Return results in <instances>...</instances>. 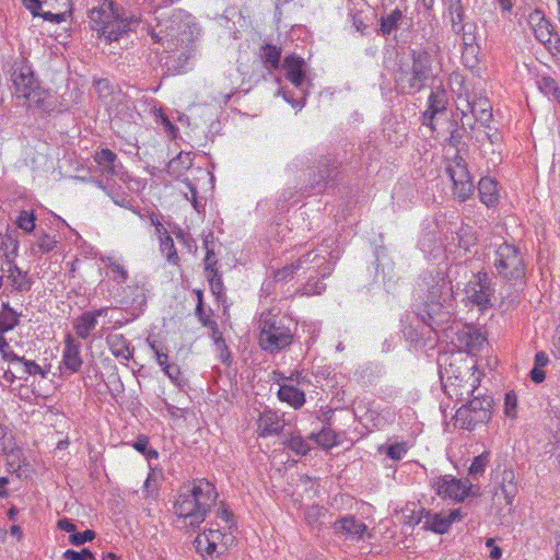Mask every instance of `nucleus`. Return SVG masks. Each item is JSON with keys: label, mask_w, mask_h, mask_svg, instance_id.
<instances>
[{"label": "nucleus", "mask_w": 560, "mask_h": 560, "mask_svg": "<svg viewBox=\"0 0 560 560\" xmlns=\"http://www.w3.org/2000/svg\"><path fill=\"white\" fill-rule=\"evenodd\" d=\"M469 337L471 340L467 342V346L470 348V350L480 347L486 341V338L480 332H475Z\"/></svg>", "instance_id": "0e129e2a"}, {"label": "nucleus", "mask_w": 560, "mask_h": 560, "mask_svg": "<svg viewBox=\"0 0 560 560\" xmlns=\"http://www.w3.org/2000/svg\"><path fill=\"white\" fill-rule=\"evenodd\" d=\"M57 240L47 233L40 234L37 240L31 245V253L33 255L48 254L57 247Z\"/></svg>", "instance_id": "473e14b6"}, {"label": "nucleus", "mask_w": 560, "mask_h": 560, "mask_svg": "<svg viewBox=\"0 0 560 560\" xmlns=\"http://www.w3.org/2000/svg\"><path fill=\"white\" fill-rule=\"evenodd\" d=\"M24 105L27 108H37L43 112H49L51 109V103L49 102V93L42 89L39 84L35 86L27 94H22Z\"/></svg>", "instance_id": "4be33fe9"}, {"label": "nucleus", "mask_w": 560, "mask_h": 560, "mask_svg": "<svg viewBox=\"0 0 560 560\" xmlns=\"http://www.w3.org/2000/svg\"><path fill=\"white\" fill-rule=\"evenodd\" d=\"M58 528L72 535L75 533L77 526L68 518L58 521Z\"/></svg>", "instance_id": "338daca9"}, {"label": "nucleus", "mask_w": 560, "mask_h": 560, "mask_svg": "<svg viewBox=\"0 0 560 560\" xmlns=\"http://www.w3.org/2000/svg\"><path fill=\"white\" fill-rule=\"evenodd\" d=\"M95 538V532L92 529H86L83 533H73L69 536V541L74 546L83 545L88 541H91Z\"/></svg>", "instance_id": "3c124183"}, {"label": "nucleus", "mask_w": 560, "mask_h": 560, "mask_svg": "<svg viewBox=\"0 0 560 560\" xmlns=\"http://www.w3.org/2000/svg\"><path fill=\"white\" fill-rule=\"evenodd\" d=\"M467 110L482 125L488 124L492 118V107L485 97H475L471 103H467Z\"/></svg>", "instance_id": "bb28decb"}, {"label": "nucleus", "mask_w": 560, "mask_h": 560, "mask_svg": "<svg viewBox=\"0 0 560 560\" xmlns=\"http://www.w3.org/2000/svg\"><path fill=\"white\" fill-rule=\"evenodd\" d=\"M218 498L214 486L206 479H197L191 486L183 487L174 503L175 513L188 518L189 525L199 526L207 517Z\"/></svg>", "instance_id": "f03ea898"}, {"label": "nucleus", "mask_w": 560, "mask_h": 560, "mask_svg": "<svg viewBox=\"0 0 560 560\" xmlns=\"http://www.w3.org/2000/svg\"><path fill=\"white\" fill-rule=\"evenodd\" d=\"M284 427V421L272 410H265L258 419L259 434L262 436L279 433Z\"/></svg>", "instance_id": "412c9836"}, {"label": "nucleus", "mask_w": 560, "mask_h": 560, "mask_svg": "<svg viewBox=\"0 0 560 560\" xmlns=\"http://www.w3.org/2000/svg\"><path fill=\"white\" fill-rule=\"evenodd\" d=\"M517 397L514 392H509L505 394L504 398V413L506 417L511 419H515L517 415Z\"/></svg>", "instance_id": "09e8293b"}, {"label": "nucleus", "mask_w": 560, "mask_h": 560, "mask_svg": "<svg viewBox=\"0 0 560 560\" xmlns=\"http://www.w3.org/2000/svg\"><path fill=\"white\" fill-rule=\"evenodd\" d=\"M160 248L162 254L166 257L167 261L177 264L178 255L174 245V241L166 230H164V233L160 235Z\"/></svg>", "instance_id": "e433bc0d"}, {"label": "nucleus", "mask_w": 560, "mask_h": 560, "mask_svg": "<svg viewBox=\"0 0 560 560\" xmlns=\"http://www.w3.org/2000/svg\"><path fill=\"white\" fill-rule=\"evenodd\" d=\"M10 362L15 366L18 372L21 373L19 376L20 378H25L24 375H40L43 378H45L49 372L48 370L39 366L35 361L26 360L25 358L19 357L16 354H13Z\"/></svg>", "instance_id": "393cba45"}, {"label": "nucleus", "mask_w": 560, "mask_h": 560, "mask_svg": "<svg viewBox=\"0 0 560 560\" xmlns=\"http://www.w3.org/2000/svg\"><path fill=\"white\" fill-rule=\"evenodd\" d=\"M11 80L13 82L14 93L18 98L22 97V94H27V92H31L35 86L38 85L32 67L23 59L14 62L12 67Z\"/></svg>", "instance_id": "ddd939ff"}, {"label": "nucleus", "mask_w": 560, "mask_h": 560, "mask_svg": "<svg viewBox=\"0 0 560 560\" xmlns=\"http://www.w3.org/2000/svg\"><path fill=\"white\" fill-rule=\"evenodd\" d=\"M447 11L451 18L454 16V13L460 14L464 11L463 0H447Z\"/></svg>", "instance_id": "680f3d73"}, {"label": "nucleus", "mask_w": 560, "mask_h": 560, "mask_svg": "<svg viewBox=\"0 0 560 560\" xmlns=\"http://www.w3.org/2000/svg\"><path fill=\"white\" fill-rule=\"evenodd\" d=\"M493 267L497 273L515 284L522 283L526 276L524 255L518 247L510 243H502L495 250Z\"/></svg>", "instance_id": "423d86ee"}, {"label": "nucleus", "mask_w": 560, "mask_h": 560, "mask_svg": "<svg viewBox=\"0 0 560 560\" xmlns=\"http://www.w3.org/2000/svg\"><path fill=\"white\" fill-rule=\"evenodd\" d=\"M468 377L464 380V376L447 377V384H445V390L451 397H456L457 400H467L477 389V378L474 374L467 372Z\"/></svg>", "instance_id": "2eb2a0df"}, {"label": "nucleus", "mask_w": 560, "mask_h": 560, "mask_svg": "<svg viewBox=\"0 0 560 560\" xmlns=\"http://www.w3.org/2000/svg\"><path fill=\"white\" fill-rule=\"evenodd\" d=\"M159 32L152 31L151 37L155 43L167 44V48H173V46L177 45V36L179 34V28L182 27L179 16L174 15L173 19L166 24H159Z\"/></svg>", "instance_id": "f3484780"}, {"label": "nucleus", "mask_w": 560, "mask_h": 560, "mask_svg": "<svg viewBox=\"0 0 560 560\" xmlns=\"http://www.w3.org/2000/svg\"><path fill=\"white\" fill-rule=\"evenodd\" d=\"M65 368L71 373L78 372L82 365L80 355V346L74 343L71 337H68L62 354Z\"/></svg>", "instance_id": "b1692460"}, {"label": "nucleus", "mask_w": 560, "mask_h": 560, "mask_svg": "<svg viewBox=\"0 0 560 560\" xmlns=\"http://www.w3.org/2000/svg\"><path fill=\"white\" fill-rule=\"evenodd\" d=\"M448 106L447 92L442 86L431 90L428 98V108L422 115L423 125L433 128V119L436 115L444 113Z\"/></svg>", "instance_id": "4468645a"}, {"label": "nucleus", "mask_w": 560, "mask_h": 560, "mask_svg": "<svg viewBox=\"0 0 560 560\" xmlns=\"http://www.w3.org/2000/svg\"><path fill=\"white\" fill-rule=\"evenodd\" d=\"M405 20V10L395 8L389 11H384L380 18V33L385 36L390 35L402 25Z\"/></svg>", "instance_id": "aec40b11"}, {"label": "nucleus", "mask_w": 560, "mask_h": 560, "mask_svg": "<svg viewBox=\"0 0 560 560\" xmlns=\"http://www.w3.org/2000/svg\"><path fill=\"white\" fill-rule=\"evenodd\" d=\"M278 397L281 401L288 402L295 409L305 404V394L293 385H281L278 390Z\"/></svg>", "instance_id": "c85d7f7f"}, {"label": "nucleus", "mask_w": 560, "mask_h": 560, "mask_svg": "<svg viewBox=\"0 0 560 560\" xmlns=\"http://www.w3.org/2000/svg\"><path fill=\"white\" fill-rule=\"evenodd\" d=\"M192 165V159L190 153L180 152L175 159L168 163V172L172 174L182 173L184 170H188Z\"/></svg>", "instance_id": "58836bf2"}, {"label": "nucleus", "mask_w": 560, "mask_h": 560, "mask_svg": "<svg viewBox=\"0 0 560 560\" xmlns=\"http://www.w3.org/2000/svg\"><path fill=\"white\" fill-rule=\"evenodd\" d=\"M106 343L112 354L120 360L129 361L133 357V349L130 342L121 334H109L106 337Z\"/></svg>", "instance_id": "6ab92c4d"}, {"label": "nucleus", "mask_w": 560, "mask_h": 560, "mask_svg": "<svg viewBox=\"0 0 560 560\" xmlns=\"http://www.w3.org/2000/svg\"><path fill=\"white\" fill-rule=\"evenodd\" d=\"M259 329V346L270 353H276L290 346L294 336L284 318L270 312L261 313Z\"/></svg>", "instance_id": "39448f33"}, {"label": "nucleus", "mask_w": 560, "mask_h": 560, "mask_svg": "<svg viewBox=\"0 0 560 560\" xmlns=\"http://www.w3.org/2000/svg\"><path fill=\"white\" fill-rule=\"evenodd\" d=\"M217 516L224 521L229 528H232L235 525L234 515L224 503H221L217 510Z\"/></svg>", "instance_id": "5fc2aeb1"}, {"label": "nucleus", "mask_w": 560, "mask_h": 560, "mask_svg": "<svg viewBox=\"0 0 560 560\" xmlns=\"http://www.w3.org/2000/svg\"><path fill=\"white\" fill-rule=\"evenodd\" d=\"M260 58L268 69L276 70L280 63L281 48L271 44H266L260 49Z\"/></svg>", "instance_id": "2f4dec72"}, {"label": "nucleus", "mask_w": 560, "mask_h": 560, "mask_svg": "<svg viewBox=\"0 0 560 560\" xmlns=\"http://www.w3.org/2000/svg\"><path fill=\"white\" fill-rule=\"evenodd\" d=\"M334 528L337 533L347 535L354 540H363L365 535L371 537V534L368 533V526L352 515L337 520L334 523Z\"/></svg>", "instance_id": "dca6fc26"}, {"label": "nucleus", "mask_w": 560, "mask_h": 560, "mask_svg": "<svg viewBox=\"0 0 560 560\" xmlns=\"http://www.w3.org/2000/svg\"><path fill=\"white\" fill-rule=\"evenodd\" d=\"M408 451L407 443L399 442L390 444L386 447V455L394 460H400Z\"/></svg>", "instance_id": "de8ad7c7"}, {"label": "nucleus", "mask_w": 560, "mask_h": 560, "mask_svg": "<svg viewBox=\"0 0 560 560\" xmlns=\"http://www.w3.org/2000/svg\"><path fill=\"white\" fill-rule=\"evenodd\" d=\"M97 186L103 189L108 197L118 206L122 208L129 209L131 207V198L127 192L121 190L120 192L117 190H114L113 188H107L102 184V182H97Z\"/></svg>", "instance_id": "ea45409f"}, {"label": "nucleus", "mask_w": 560, "mask_h": 560, "mask_svg": "<svg viewBox=\"0 0 560 560\" xmlns=\"http://www.w3.org/2000/svg\"><path fill=\"white\" fill-rule=\"evenodd\" d=\"M325 289L326 284L323 281L319 279L315 280V278L311 276L303 287V293L306 295H315L320 294Z\"/></svg>", "instance_id": "8fccbe9b"}, {"label": "nucleus", "mask_w": 560, "mask_h": 560, "mask_svg": "<svg viewBox=\"0 0 560 560\" xmlns=\"http://www.w3.org/2000/svg\"><path fill=\"white\" fill-rule=\"evenodd\" d=\"M194 546L202 557L212 556L215 552L213 540H210L208 533L199 534L194 540Z\"/></svg>", "instance_id": "a19ab883"}, {"label": "nucleus", "mask_w": 560, "mask_h": 560, "mask_svg": "<svg viewBox=\"0 0 560 560\" xmlns=\"http://www.w3.org/2000/svg\"><path fill=\"white\" fill-rule=\"evenodd\" d=\"M490 462V452H483L480 455L476 456L469 467V476L477 480L480 476L483 475L486 467Z\"/></svg>", "instance_id": "4c0bfd02"}, {"label": "nucleus", "mask_w": 560, "mask_h": 560, "mask_svg": "<svg viewBox=\"0 0 560 560\" xmlns=\"http://www.w3.org/2000/svg\"><path fill=\"white\" fill-rule=\"evenodd\" d=\"M211 290L213 294H220L223 289V281L221 279V276L217 272V276L214 277V273H207Z\"/></svg>", "instance_id": "bf43d9fd"}, {"label": "nucleus", "mask_w": 560, "mask_h": 560, "mask_svg": "<svg viewBox=\"0 0 560 560\" xmlns=\"http://www.w3.org/2000/svg\"><path fill=\"white\" fill-rule=\"evenodd\" d=\"M63 557L67 560H96L94 555L86 548L82 549L81 551L68 549L65 551Z\"/></svg>", "instance_id": "864d4df0"}, {"label": "nucleus", "mask_w": 560, "mask_h": 560, "mask_svg": "<svg viewBox=\"0 0 560 560\" xmlns=\"http://www.w3.org/2000/svg\"><path fill=\"white\" fill-rule=\"evenodd\" d=\"M460 30H462V42H463V45H464V51H463V55H472L475 56L478 50H479V47L477 45V36H476V31H477V25L472 22H467L465 23V26H460Z\"/></svg>", "instance_id": "c756f323"}, {"label": "nucleus", "mask_w": 560, "mask_h": 560, "mask_svg": "<svg viewBox=\"0 0 560 560\" xmlns=\"http://www.w3.org/2000/svg\"><path fill=\"white\" fill-rule=\"evenodd\" d=\"M299 270L301 269L295 267V262H292L291 265H287L283 268L273 271V278L277 282L285 281Z\"/></svg>", "instance_id": "603ef678"}, {"label": "nucleus", "mask_w": 560, "mask_h": 560, "mask_svg": "<svg viewBox=\"0 0 560 560\" xmlns=\"http://www.w3.org/2000/svg\"><path fill=\"white\" fill-rule=\"evenodd\" d=\"M92 30L98 33L106 42L118 40L119 37L130 30L132 24H138L139 19L128 14L126 10L118 7L114 0L103 2L89 11Z\"/></svg>", "instance_id": "7ed1b4c3"}, {"label": "nucleus", "mask_w": 560, "mask_h": 560, "mask_svg": "<svg viewBox=\"0 0 560 560\" xmlns=\"http://www.w3.org/2000/svg\"><path fill=\"white\" fill-rule=\"evenodd\" d=\"M19 242L11 234L0 233V253L3 259H14L18 255Z\"/></svg>", "instance_id": "f704fd0d"}, {"label": "nucleus", "mask_w": 560, "mask_h": 560, "mask_svg": "<svg viewBox=\"0 0 560 560\" xmlns=\"http://www.w3.org/2000/svg\"><path fill=\"white\" fill-rule=\"evenodd\" d=\"M432 488L442 498H448L457 502L464 501L467 497H478L480 489L468 482H464L451 475H444L432 481Z\"/></svg>", "instance_id": "9d476101"}, {"label": "nucleus", "mask_w": 560, "mask_h": 560, "mask_svg": "<svg viewBox=\"0 0 560 560\" xmlns=\"http://www.w3.org/2000/svg\"><path fill=\"white\" fill-rule=\"evenodd\" d=\"M283 66L287 70L288 80L296 88L302 86L305 80V71L303 69L304 60L291 55L284 59Z\"/></svg>", "instance_id": "5701e85b"}, {"label": "nucleus", "mask_w": 560, "mask_h": 560, "mask_svg": "<svg viewBox=\"0 0 560 560\" xmlns=\"http://www.w3.org/2000/svg\"><path fill=\"white\" fill-rule=\"evenodd\" d=\"M23 4L25 5V8L27 10L31 11V13L36 16L39 14V8L42 5V1L40 0H23Z\"/></svg>", "instance_id": "774afa93"}, {"label": "nucleus", "mask_w": 560, "mask_h": 560, "mask_svg": "<svg viewBox=\"0 0 560 560\" xmlns=\"http://www.w3.org/2000/svg\"><path fill=\"white\" fill-rule=\"evenodd\" d=\"M431 73V57L425 51H413L410 63H401L396 73V84L405 94L421 91Z\"/></svg>", "instance_id": "20e7f679"}, {"label": "nucleus", "mask_w": 560, "mask_h": 560, "mask_svg": "<svg viewBox=\"0 0 560 560\" xmlns=\"http://www.w3.org/2000/svg\"><path fill=\"white\" fill-rule=\"evenodd\" d=\"M527 22L536 37L552 56H560V36L553 33L550 22L540 10L529 13Z\"/></svg>", "instance_id": "9b49d317"}, {"label": "nucleus", "mask_w": 560, "mask_h": 560, "mask_svg": "<svg viewBox=\"0 0 560 560\" xmlns=\"http://www.w3.org/2000/svg\"><path fill=\"white\" fill-rule=\"evenodd\" d=\"M4 312L0 315V332L12 330L19 324V316L21 315L13 310L9 303H3Z\"/></svg>", "instance_id": "c9c22d12"}, {"label": "nucleus", "mask_w": 560, "mask_h": 560, "mask_svg": "<svg viewBox=\"0 0 560 560\" xmlns=\"http://www.w3.org/2000/svg\"><path fill=\"white\" fill-rule=\"evenodd\" d=\"M108 267L112 269L113 272L119 275L120 277V282H125L127 277H128V272L127 270L124 268V266L119 265L118 262L116 261H109L108 264Z\"/></svg>", "instance_id": "e2e57ef3"}, {"label": "nucleus", "mask_w": 560, "mask_h": 560, "mask_svg": "<svg viewBox=\"0 0 560 560\" xmlns=\"http://www.w3.org/2000/svg\"><path fill=\"white\" fill-rule=\"evenodd\" d=\"M35 221L36 218L32 212L22 210L18 215L15 223L19 229L23 230L26 233H32L36 226Z\"/></svg>", "instance_id": "a18cd8bd"}, {"label": "nucleus", "mask_w": 560, "mask_h": 560, "mask_svg": "<svg viewBox=\"0 0 560 560\" xmlns=\"http://www.w3.org/2000/svg\"><path fill=\"white\" fill-rule=\"evenodd\" d=\"M148 444H149V441H148V438L145 436H139L137 439V441L133 443V447L135 450H137L138 452L142 453V454H145L147 457H150V458H156L158 457V452L155 450H150L148 453L147 452V447H148Z\"/></svg>", "instance_id": "6e6d98bb"}, {"label": "nucleus", "mask_w": 560, "mask_h": 560, "mask_svg": "<svg viewBox=\"0 0 560 560\" xmlns=\"http://www.w3.org/2000/svg\"><path fill=\"white\" fill-rule=\"evenodd\" d=\"M422 513H424L425 518L423 523V528L430 529L439 534H444L445 532H447L450 527V520L446 518L445 513L430 514L429 512L424 511H422Z\"/></svg>", "instance_id": "7c9ffc66"}, {"label": "nucleus", "mask_w": 560, "mask_h": 560, "mask_svg": "<svg viewBox=\"0 0 560 560\" xmlns=\"http://www.w3.org/2000/svg\"><path fill=\"white\" fill-rule=\"evenodd\" d=\"M479 198L487 207H493L499 200L497 182L490 177H482L478 184Z\"/></svg>", "instance_id": "a878e982"}, {"label": "nucleus", "mask_w": 560, "mask_h": 560, "mask_svg": "<svg viewBox=\"0 0 560 560\" xmlns=\"http://www.w3.org/2000/svg\"><path fill=\"white\" fill-rule=\"evenodd\" d=\"M94 161L100 166L103 175L113 176L116 174L117 155L109 149H102L95 152Z\"/></svg>", "instance_id": "cd10ccee"}, {"label": "nucleus", "mask_w": 560, "mask_h": 560, "mask_svg": "<svg viewBox=\"0 0 560 560\" xmlns=\"http://www.w3.org/2000/svg\"><path fill=\"white\" fill-rule=\"evenodd\" d=\"M149 345H150V348L154 351V353L156 355L158 364L164 371L165 366H168L171 364V363H168V355L166 353L161 352L154 342H149Z\"/></svg>", "instance_id": "13d9d810"}, {"label": "nucleus", "mask_w": 560, "mask_h": 560, "mask_svg": "<svg viewBox=\"0 0 560 560\" xmlns=\"http://www.w3.org/2000/svg\"><path fill=\"white\" fill-rule=\"evenodd\" d=\"M492 405L493 399L490 396H475L472 399H467V402L455 413V425L471 431L478 424L487 423L491 419Z\"/></svg>", "instance_id": "0eeeda50"}, {"label": "nucleus", "mask_w": 560, "mask_h": 560, "mask_svg": "<svg viewBox=\"0 0 560 560\" xmlns=\"http://www.w3.org/2000/svg\"><path fill=\"white\" fill-rule=\"evenodd\" d=\"M514 475L512 471L503 472V485L501 487L502 493L506 503L511 504L516 494V486L513 482Z\"/></svg>", "instance_id": "37998d69"}, {"label": "nucleus", "mask_w": 560, "mask_h": 560, "mask_svg": "<svg viewBox=\"0 0 560 560\" xmlns=\"http://www.w3.org/2000/svg\"><path fill=\"white\" fill-rule=\"evenodd\" d=\"M164 373L168 376V378L177 384L180 385V370L177 364L171 363L168 366H165Z\"/></svg>", "instance_id": "4d7b16f0"}, {"label": "nucleus", "mask_w": 560, "mask_h": 560, "mask_svg": "<svg viewBox=\"0 0 560 560\" xmlns=\"http://www.w3.org/2000/svg\"><path fill=\"white\" fill-rule=\"evenodd\" d=\"M421 250L432 258H439L443 254V246L432 233H427L419 242Z\"/></svg>", "instance_id": "72a5a7b5"}, {"label": "nucleus", "mask_w": 560, "mask_h": 560, "mask_svg": "<svg viewBox=\"0 0 560 560\" xmlns=\"http://www.w3.org/2000/svg\"><path fill=\"white\" fill-rule=\"evenodd\" d=\"M446 173L453 183V195L455 198L459 201L469 199L475 186L467 168V163L458 153L448 161Z\"/></svg>", "instance_id": "1a4fd4ad"}, {"label": "nucleus", "mask_w": 560, "mask_h": 560, "mask_svg": "<svg viewBox=\"0 0 560 560\" xmlns=\"http://www.w3.org/2000/svg\"><path fill=\"white\" fill-rule=\"evenodd\" d=\"M108 308L103 307L95 311L84 312L81 314L73 324L77 336L81 339H86L97 325V317L106 316Z\"/></svg>", "instance_id": "a211bd4d"}, {"label": "nucleus", "mask_w": 560, "mask_h": 560, "mask_svg": "<svg viewBox=\"0 0 560 560\" xmlns=\"http://www.w3.org/2000/svg\"><path fill=\"white\" fill-rule=\"evenodd\" d=\"M468 273H470V278L463 289L467 303L476 305L480 310L492 305L491 299L494 294V288L488 272H472L466 264L452 266L448 270L450 280L441 271L431 272L424 278L428 285V296L423 313L420 315L422 322L431 330L444 329L443 326L451 320L454 310L452 282L457 281L458 278L466 279Z\"/></svg>", "instance_id": "f257e3e1"}, {"label": "nucleus", "mask_w": 560, "mask_h": 560, "mask_svg": "<svg viewBox=\"0 0 560 560\" xmlns=\"http://www.w3.org/2000/svg\"><path fill=\"white\" fill-rule=\"evenodd\" d=\"M0 271H3V279L5 278L12 292L24 293L32 289L33 279L14 262V259H2Z\"/></svg>", "instance_id": "f8f14e48"}, {"label": "nucleus", "mask_w": 560, "mask_h": 560, "mask_svg": "<svg viewBox=\"0 0 560 560\" xmlns=\"http://www.w3.org/2000/svg\"><path fill=\"white\" fill-rule=\"evenodd\" d=\"M283 444L298 455H306L311 447L301 435H291Z\"/></svg>", "instance_id": "79ce46f5"}, {"label": "nucleus", "mask_w": 560, "mask_h": 560, "mask_svg": "<svg viewBox=\"0 0 560 560\" xmlns=\"http://www.w3.org/2000/svg\"><path fill=\"white\" fill-rule=\"evenodd\" d=\"M208 536L210 540H213V547L215 549V552L218 553V550H220L221 546L222 533L218 529H209Z\"/></svg>", "instance_id": "69168bd1"}, {"label": "nucleus", "mask_w": 560, "mask_h": 560, "mask_svg": "<svg viewBox=\"0 0 560 560\" xmlns=\"http://www.w3.org/2000/svg\"><path fill=\"white\" fill-rule=\"evenodd\" d=\"M210 238H212V234H209L203 241V245L207 250L206 257H205V270L207 273H214V277H215L217 276V269H215L217 260L214 257V250H213V248L210 247V244L212 243V241H210Z\"/></svg>", "instance_id": "c03bdc74"}, {"label": "nucleus", "mask_w": 560, "mask_h": 560, "mask_svg": "<svg viewBox=\"0 0 560 560\" xmlns=\"http://www.w3.org/2000/svg\"><path fill=\"white\" fill-rule=\"evenodd\" d=\"M196 315L198 316L200 323L203 326H210V325L214 324V322L211 320L210 316L208 314H206L202 301H200V303H197Z\"/></svg>", "instance_id": "052dcab7"}, {"label": "nucleus", "mask_w": 560, "mask_h": 560, "mask_svg": "<svg viewBox=\"0 0 560 560\" xmlns=\"http://www.w3.org/2000/svg\"><path fill=\"white\" fill-rule=\"evenodd\" d=\"M332 245V240H325L318 248L300 256L295 261V267L304 271L314 270L317 276L325 278L330 275L338 259V255L331 250Z\"/></svg>", "instance_id": "6e6552de"}, {"label": "nucleus", "mask_w": 560, "mask_h": 560, "mask_svg": "<svg viewBox=\"0 0 560 560\" xmlns=\"http://www.w3.org/2000/svg\"><path fill=\"white\" fill-rule=\"evenodd\" d=\"M310 439L315 440V442L318 445H320L325 448H330L331 446H334L336 444V435L334 434L332 431H330L328 429H324L317 434L312 433L310 435Z\"/></svg>", "instance_id": "49530a36"}]
</instances>
